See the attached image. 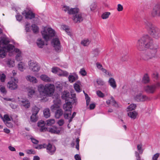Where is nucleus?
Masks as SVG:
<instances>
[{"label":"nucleus","mask_w":160,"mask_h":160,"mask_svg":"<svg viewBox=\"0 0 160 160\" xmlns=\"http://www.w3.org/2000/svg\"><path fill=\"white\" fill-rule=\"evenodd\" d=\"M152 76L154 80H157L158 78V73L157 72H153L152 74Z\"/></svg>","instance_id":"obj_47"},{"label":"nucleus","mask_w":160,"mask_h":160,"mask_svg":"<svg viewBox=\"0 0 160 160\" xmlns=\"http://www.w3.org/2000/svg\"><path fill=\"white\" fill-rule=\"evenodd\" d=\"M74 91L72 90L71 92V95L72 96V98H70V99L72 100L74 99H76V101L77 100V98L76 97V94L75 93H74Z\"/></svg>","instance_id":"obj_49"},{"label":"nucleus","mask_w":160,"mask_h":160,"mask_svg":"<svg viewBox=\"0 0 160 160\" xmlns=\"http://www.w3.org/2000/svg\"><path fill=\"white\" fill-rule=\"evenodd\" d=\"M71 112H65L63 113L64 117L65 119H68L70 116L71 115Z\"/></svg>","instance_id":"obj_46"},{"label":"nucleus","mask_w":160,"mask_h":160,"mask_svg":"<svg viewBox=\"0 0 160 160\" xmlns=\"http://www.w3.org/2000/svg\"><path fill=\"white\" fill-rule=\"evenodd\" d=\"M123 9V7L122 5L121 4H118V5L117 10L119 11H122Z\"/></svg>","instance_id":"obj_58"},{"label":"nucleus","mask_w":160,"mask_h":160,"mask_svg":"<svg viewBox=\"0 0 160 160\" xmlns=\"http://www.w3.org/2000/svg\"><path fill=\"white\" fill-rule=\"evenodd\" d=\"M76 102V99H74L71 101H68L67 102L63 105V108L66 111L71 112L72 106V104H73Z\"/></svg>","instance_id":"obj_8"},{"label":"nucleus","mask_w":160,"mask_h":160,"mask_svg":"<svg viewBox=\"0 0 160 160\" xmlns=\"http://www.w3.org/2000/svg\"><path fill=\"white\" fill-rule=\"evenodd\" d=\"M110 85L113 88L115 89L117 87V84L114 79L113 78H110L108 81Z\"/></svg>","instance_id":"obj_23"},{"label":"nucleus","mask_w":160,"mask_h":160,"mask_svg":"<svg viewBox=\"0 0 160 160\" xmlns=\"http://www.w3.org/2000/svg\"><path fill=\"white\" fill-rule=\"evenodd\" d=\"M160 87V83L157 82L154 84L145 86L144 87V89L147 93L153 94L155 92L157 88Z\"/></svg>","instance_id":"obj_6"},{"label":"nucleus","mask_w":160,"mask_h":160,"mask_svg":"<svg viewBox=\"0 0 160 160\" xmlns=\"http://www.w3.org/2000/svg\"><path fill=\"white\" fill-rule=\"evenodd\" d=\"M40 78L42 81L45 82H49L51 81V79L47 75L45 74L42 75L40 76Z\"/></svg>","instance_id":"obj_25"},{"label":"nucleus","mask_w":160,"mask_h":160,"mask_svg":"<svg viewBox=\"0 0 160 160\" xmlns=\"http://www.w3.org/2000/svg\"><path fill=\"white\" fill-rule=\"evenodd\" d=\"M72 19L75 23H80L82 22L83 20L82 13L78 12L77 14L73 16Z\"/></svg>","instance_id":"obj_12"},{"label":"nucleus","mask_w":160,"mask_h":160,"mask_svg":"<svg viewBox=\"0 0 160 160\" xmlns=\"http://www.w3.org/2000/svg\"><path fill=\"white\" fill-rule=\"evenodd\" d=\"M144 23L150 35L155 39H158L160 38V29L146 18L144 19Z\"/></svg>","instance_id":"obj_4"},{"label":"nucleus","mask_w":160,"mask_h":160,"mask_svg":"<svg viewBox=\"0 0 160 160\" xmlns=\"http://www.w3.org/2000/svg\"><path fill=\"white\" fill-rule=\"evenodd\" d=\"M63 114V112L62 109L58 108L57 109L55 112V116L56 118H59Z\"/></svg>","instance_id":"obj_21"},{"label":"nucleus","mask_w":160,"mask_h":160,"mask_svg":"<svg viewBox=\"0 0 160 160\" xmlns=\"http://www.w3.org/2000/svg\"><path fill=\"white\" fill-rule=\"evenodd\" d=\"M0 91L2 93L4 94H6L7 93L5 87L2 86H0Z\"/></svg>","instance_id":"obj_45"},{"label":"nucleus","mask_w":160,"mask_h":160,"mask_svg":"<svg viewBox=\"0 0 160 160\" xmlns=\"http://www.w3.org/2000/svg\"><path fill=\"white\" fill-rule=\"evenodd\" d=\"M29 68L33 72H38L40 69V67L38 64L33 62H29Z\"/></svg>","instance_id":"obj_13"},{"label":"nucleus","mask_w":160,"mask_h":160,"mask_svg":"<svg viewBox=\"0 0 160 160\" xmlns=\"http://www.w3.org/2000/svg\"><path fill=\"white\" fill-rule=\"evenodd\" d=\"M38 90L41 95L43 96L42 100L46 101L48 100L46 96L51 97L53 95L54 91V86L53 85L48 83L44 86L40 85L38 87Z\"/></svg>","instance_id":"obj_3"},{"label":"nucleus","mask_w":160,"mask_h":160,"mask_svg":"<svg viewBox=\"0 0 160 160\" xmlns=\"http://www.w3.org/2000/svg\"><path fill=\"white\" fill-rule=\"evenodd\" d=\"M38 125L39 127L44 125V122L42 120H41L38 123Z\"/></svg>","instance_id":"obj_60"},{"label":"nucleus","mask_w":160,"mask_h":160,"mask_svg":"<svg viewBox=\"0 0 160 160\" xmlns=\"http://www.w3.org/2000/svg\"><path fill=\"white\" fill-rule=\"evenodd\" d=\"M134 98L136 101L138 102H144L150 100V98L146 95H142L141 93L137 95Z\"/></svg>","instance_id":"obj_9"},{"label":"nucleus","mask_w":160,"mask_h":160,"mask_svg":"<svg viewBox=\"0 0 160 160\" xmlns=\"http://www.w3.org/2000/svg\"><path fill=\"white\" fill-rule=\"evenodd\" d=\"M97 94L100 98H103L104 96V94L100 90H98L97 91Z\"/></svg>","instance_id":"obj_48"},{"label":"nucleus","mask_w":160,"mask_h":160,"mask_svg":"<svg viewBox=\"0 0 160 160\" xmlns=\"http://www.w3.org/2000/svg\"><path fill=\"white\" fill-rule=\"evenodd\" d=\"M137 107L136 104H131L127 108V111H132L135 109Z\"/></svg>","instance_id":"obj_36"},{"label":"nucleus","mask_w":160,"mask_h":160,"mask_svg":"<svg viewBox=\"0 0 160 160\" xmlns=\"http://www.w3.org/2000/svg\"><path fill=\"white\" fill-rule=\"evenodd\" d=\"M9 42V41L6 38H2L0 41V46H5Z\"/></svg>","instance_id":"obj_26"},{"label":"nucleus","mask_w":160,"mask_h":160,"mask_svg":"<svg viewBox=\"0 0 160 160\" xmlns=\"http://www.w3.org/2000/svg\"><path fill=\"white\" fill-rule=\"evenodd\" d=\"M137 48L139 51L150 48L141 55V59L147 62L149 60L157 58V53L159 48L158 45L154 44L152 38L148 35H146L139 39L137 42Z\"/></svg>","instance_id":"obj_1"},{"label":"nucleus","mask_w":160,"mask_h":160,"mask_svg":"<svg viewBox=\"0 0 160 160\" xmlns=\"http://www.w3.org/2000/svg\"><path fill=\"white\" fill-rule=\"evenodd\" d=\"M52 43L53 44V47L55 51L59 52L61 50V45L60 41L58 38H53L52 40Z\"/></svg>","instance_id":"obj_10"},{"label":"nucleus","mask_w":160,"mask_h":160,"mask_svg":"<svg viewBox=\"0 0 160 160\" xmlns=\"http://www.w3.org/2000/svg\"><path fill=\"white\" fill-rule=\"evenodd\" d=\"M53 102L54 104L52 105L50 108L52 112H54V110H57L59 108L61 101L60 100L57 99L53 100Z\"/></svg>","instance_id":"obj_15"},{"label":"nucleus","mask_w":160,"mask_h":160,"mask_svg":"<svg viewBox=\"0 0 160 160\" xmlns=\"http://www.w3.org/2000/svg\"><path fill=\"white\" fill-rule=\"evenodd\" d=\"M7 64L9 67H13L14 65V61L13 60L9 59L7 62Z\"/></svg>","instance_id":"obj_35"},{"label":"nucleus","mask_w":160,"mask_h":160,"mask_svg":"<svg viewBox=\"0 0 160 160\" xmlns=\"http://www.w3.org/2000/svg\"><path fill=\"white\" fill-rule=\"evenodd\" d=\"M22 62H20L18 64V68L19 70L22 71L23 69V67L22 65Z\"/></svg>","instance_id":"obj_64"},{"label":"nucleus","mask_w":160,"mask_h":160,"mask_svg":"<svg viewBox=\"0 0 160 160\" xmlns=\"http://www.w3.org/2000/svg\"><path fill=\"white\" fill-rule=\"evenodd\" d=\"M19 101L22 103V106L24 107L25 108H28L30 107V104L27 99H22L19 100Z\"/></svg>","instance_id":"obj_17"},{"label":"nucleus","mask_w":160,"mask_h":160,"mask_svg":"<svg viewBox=\"0 0 160 160\" xmlns=\"http://www.w3.org/2000/svg\"><path fill=\"white\" fill-rule=\"evenodd\" d=\"M79 12V9L78 8H71L68 12V14L73 15V16L77 14Z\"/></svg>","instance_id":"obj_22"},{"label":"nucleus","mask_w":160,"mask_h":160,"mask_svg":"<svg viewBox=\"0 0 160 160\" xmlns=\"http://www.w3.org/2000/svg\"><path fill=\"white\" fill-rule=\"evenodd\" d=\"M27 153L28 154H35V152L34 150L32 149L27 150H26Z\"/></svg>","instance_id":"obj_56"},{"label":"nucleus","mask_w":160,"mask_h":160,"mask_svg":"<svg viewBox=\"0 0 160 160\" xmlns=\"http://www.w3.org/2000/svg\"><path fill=\"white\" fill-rule=\"evenodd\" d=\"M30 139H31L32 142L34 144H37L39 142V141L38 140L36 139H35L34 138H30Z\"/></svg>","instance_id":"obj_62"},{"label":"nucleus","mask_w":160,"mask_h":160,"mask_svg":"<svg viewBox=\"0 0 160 160\" xmlns=\"http://www.w3.org/2000/svg\"><path fill=\"white\" fill-rule=\"evenodd\" d=\"M99 52L100 50L99 49L96 48L93 50L92 54H93V57H96L98 56Z\"/></svg>","instance_id":"obj_32"},{"label":"nucleus","mask_w":160,"mask_h":160,"mask_svg":"<svg viewBox=\"0 0 160 160\" xmlns=\"http://www.w3.org/2000/svg\"><path fill=\"white\" fill-rule=\"evenodd\" d=\"M111 14L110 12H105L103 13L102 15V18L103 19H106L108 18L109 15Z\"/></svg>","instance_id":"obj_37"},{"label":"nucleus","mask_w":160,"mask_h":160,"mask_svg":"<svg viewBox=\"0 0 160 160\" xmlns=\"http://www.w3.org/2000/svg\"><path fill=\"white\" fill-rule=\"evenodd\" d=\"M32 29L34 33H37L38 31V28L35 24H32Z\"/></svg>","instance_id":"obj_38"},{"label":"nucleus","mask_w":160,"mask_h":160,"mask_svg":"<svg viewBox=\"0 0 160 160\" xmlns=\"http://www.w3.org/2000/svg\"><path fill=\"white\" fill-rule=\"evenodd\" d=\"M47 125L48 126L52 125L54 124L55 122V120L53 119H49L47 121Z\"/></svg>","instance_id":"obj_42"},{"label":"nucleus","mask_w":160,"mask_h":160,"mask_svg":"<svg viewBox=\"0 0 160 160\" xmlns=\"http://www.w3.org/2000/svg\"><path fill=\"white\" fill-rule=\"evenodd\" d=\"M111 98V102L112 105L115 107H118V104L115 100L114 98L112 97Z\"/></svg>","instance_id":"obj_43"},{"label":"nucleus","mask_w":160,"mask_h":160,"mask_svg":"<svg viewBox=\"0 0 160 160\" xmlns=\"http://www.w3.org/2000/svg\"><path fill=\"white\" fill-rule=\"evenodd\" d=\"M40 131L41 132H44L45 131H48V128H45L44 126H41V127H40Z\"/></svg>","instance_id":"obj_54"},{"label":"nucleus","mask_w":160,"mask_h":160,"mask_svg":"<svg viewBox=\"0 0 160 160\" xmlns=\"http://www.w3.org/2000/svg\"><path fill=\"white\" fill-rule=\"evenodd\" d=\"M135 154L136 157V160H141V157L138 152L136 151Z\"/></svg>","instance_id":"obj_59"},{"label":"nucleus","mask_w":160,"mask_h":160,"mask_svg":"<svg viewBox=\"0 0 160 160\" xmlns=\"http://www.w3.org/2000/svg\"><path fill=\"white\" fill-rule=\"evenodd\" d=\"M48 131L52 133L58 134L60 133V130H57V127L53 126L51 128H49Z\"/></svg>","instance_id":"obj_19"},{"label":"nucleus","mask_w":160,"mask_h":160,"mask_svg":"<svg viewBox=\"0 0 160 160\" xmlns=\"http://www.w3.org/2000/svg\"><path fill=\"white\" fill-rule=\"evenodd\" d=\"M137 48L139 51L150 48L141 55V59L147 62L149 60L157 58V53L159 48L158 45L154 44L152 38L148 35H146L139 39L137 42Z\"/></svg>","instance_id":"obj_2"},{"label":"nucleus","mask_w":160,"mask_h":160,"mask_svg":"<svg viewBox=\"0 0 160 160\" xmlns=\"http://www.w3.org/2000/svg\"><path fill=\"white\" fill-rule=\"evenodd\" d=\"M13 79L12 81H9L8 83L7 87L11 90H14L17 88L18 85L17 83L18 81L15 78H13L14 82L13 81Z\"/></svg>","instance_id":"obj_16"},{"label":"nucleus","mask_w":160,"mask_h":160,"mask_svg":"<svg viewBox=\"0 0 160 160\" xmlns=\"http://www.w3.org/2000/svg\"><path fill=\"white\" fill-rule=\"evenodd\" d=\"M46 145L45 144H43V145L40 144L38 146H37V147H35V148L37 149H41L42 148H46Z\"/></svg>","instance_id":"obj_50"},{"label":"nucleus","mask_w":160,"mask_h":160,"mask_svg":"<svg viewBox=\"0 0 160 160\" xmlns=\"http://www.w3.org/2000/svg\"><path fill=\"white\" fill-rule=\"evenodd\" d=\"M78 78V76L75 75H70L68 77V79L69 82H74L76 80H77Z\"/></svg>","instance_id":"obj_29"},{"label":"nucleus","mask_w":160,"mask_h":160,"mask_svg":"<svg viewBox=\"0 0 160 160\" xmlns=\"http://www.w3.org/2000/svg\"><path fill=\"white\" fill-rule=\"evenodd\" d=\"M149 76L147 74H146L144 76L142 80V82L144 83H147L149 82Z\"/></svg>","instance_id":"obj_31"},{"label":"nucleus","mask_w":160,"mask_h":160,"mask_svg":"<svg viewBox=\"0 0 160 160\" xmlns=\"http://www.w3.org/2000/svg\"><path fill=\"white\" fill-rule=\"evenodd\" d=\"M81 44L84 46H87L89 44L88 40H83L81 42Z\"/></svg>","instance_id":"obj_44"},{"label":"nucleus","mask_w":160,"mask_h":160,"mask_svg":"<svg viewBox=\"0 0 160 160\" xmlns=\"http://www.w3.org/2000/svg\"><path fill=\"white\" fill-rule=\"evenodd\" d=\"M37 44L39 48H42L44 45V41L42 40L41 39L39 38L37 40Z\"/></svg>","instance_id":"obj_30"},{"label":"nucleus","mask_w":160,"mask_h":160,"mask_svg":"<svg viewBox=\"0 0 160 160\" xmlns=\"http://www.w3.org/2000/svg\"><path fill=\"white\" fill-rule=\"evenodd\" d=\"M46 147L47 152L51 155L53 154L56 150V147L54 145L50 143H49L48 145H46Z\"/></svg>","instance_id":"obj_11"},{"label":"nucleus","mask_w":160,"mask_h":160,"mask_svg":"<svg viewBox=\"0 0 160 160\" xmlns=\"http://www.w3.org/2000/svg\"><path fill=\"white\" fill-rule=\"evenodd\" d=\"M150 14L152 18L160 17V2L154 4Z\"/></svg>","instance_id":"obj_7"},{"label":"nucleus","mask_w":160,"mask_h":160,"mask_svg":"<svg viewBox=\"0 0 160 160\" xmlns=\"http://www.w3.org/2000/svg\"><path fill=\"white\" fill-rule=\"evenodd\" d=\"M70 96V93L69 92L67 91H64L62 93V98L65 100L66 101H71V100H70L69 99H70L71 98L69 97Z\"/></svg>","instance_id":"obj_18"},{"label":"nucleus","mask_w":160,"mask_h":160,"mask_svg":"<svg viewBox=\"0 0 160 160\" xmlns=\"http://www.w3.org/2000/svg\"><path fill=\"white\" fill-rule=\"evenodd\" d=\"M5 56V53L3 48L0 47V57L3 58Z\"/></svg>","instance_id":"obj_40"},{"label":"nucleus","mask_w":160,"mask_h":160,"mask_svg":"<svg viewBox=\"0 0 160 160\" xmlns=\"http://www.w3.org/2000/svg\"><path fill=\"white\" fill-rule=\"evenodd\" d=\"M43 114L44 117L46 118H49L50 116V110L49 108H46L43 111Z\"/></svg>","instance_id":"obj_27"},{"label":"nucleus","mask_w":160,"mask_h":160,"mask_svg":"<svg viewBox=\"0 0 160 160\" xmlns=\"http://www.w3.org/2000/svg\"><path fill=\"white\" fill-rule=\"evenodd\" d=\"M74 88L76 91L78 92H80L81 91L79 85L77 83H75L74 86Z\"/></svg>","instance_id":"obj_39"},{"label":"nucleus","mask_w":160,"mask_h":160,"mask_svg":"<svg viewBox=\"0 0 160 160\" xmlns=\"http://www.w3.org/2000/svg\"><path fill=\"white\" fill-rule=\"evenodd\" d=\"M160 155L159 153H157L154 154L152 158V160H158V158L159 157Z\"/></svg>","instance_id":"obj_57"},{"label":"nucleus","mask_w":160,"mask_h":160,"mask_svg":"<svg viewBox=\"0 0 160 160\" xmlns=\"http://www.w3.org/2000/svg\"><path fill=\"white\" fill-rule=\"evenodd\" d=\"M62 27L64 30H65V31L68 35L70 34V32L68 26L66 25H63L62 26Z\"/></svg>","instance_id":"obj_41"},{"label":"nucleus","mask_w":160,"mask_h":160,"mask_svg":"<svg viewBox=\"0 0 160 160\" xmlns=\"http://www.w3.org/2000/svg\"><path fill=\"white\" fill-rule=\"evenodd\" d=\"M58 123L60 126H62L64 123V120L62 119H60L58 121Z\"/></svg>","instance_id":"obj_61"},{"label":"nucleus","mask_w":160,"mask_h":160,"mask_svg":"<svg viewBox=\"0 0 160 160\" xmlns=\"http://www.w3.org/2000/svg\"><path fill=\"white\" fill-rule=\"evenodd\" d=\"M96 82L98 85L102 86L104 84V82L100 79H98L97 80Z\"/></svg>","instance_id":"obj_51"},{"label":"nucleus","mask_w":160,"mask_h":160,"mask_svg":"<svg viewBox=\"0 0 160 160\" xmlns=\"http://www.w3.org/2000/svg\"><path fill=\"white\" fill-rule=\"evenodd\" d=\"M16 59L18 61H20L22 60L21 53H19L17 54L16 56Z\"/></svg>","instance_id":"obj_53"},{"label":"nucleus","mask_w":160,"mask_h":160,"mask_svg":"<svg viewBox=\"0 0 160 160\" xmlns=\"http://www.w3.org/2000/svg\"><path fill=\"white\" fill-rule=\"evenodd\" d=\"M41 33L43 38L46 42L54 36L55 34V31L51 28H48L47 30L45 29Z\"/></svg>","instance_id":"obj_5"},{"label":"nucleus","mask_w":160,"mask_h":160,"mask_svg":"<svg viewBox=\"0 0 160 160\" xmlns=\"http://www.w3.org/2000/svg\"><path fill=\"white\" fill-rule=\"evenodd\" d=\"M39 108L38 107L36 106H34L32 108V114H33L37 115L39 111Z\"/></svg>","instance_id":"obj_33"},{"label":"nucleus","mask_w":160,"mask_h":160,"mask_svg":"<svg viewBox=\"0 0 160 160\" xmlns=\"http://www.w3.org/2000/svg\"><path fill=\"white\" fill-rule=\"evenodd\" d=\"M2 48H3L4 49V50L5 52V55H6V51L7 50L8 51H10L11 50H12L13 48H14V47L13 45H12L10 44H9L8 45H6L5 46H0Z\"/></svg>","instance_id":"obj_20"},{"label":"nucleus","mask_w":160,"mask_h":160,"mask_svg":"<svg viewBox=\"0 0 160 160\" xmlns=\"http://www.w3.org/2000/svg\"><path fill=\"white\" fill-rule=\"evenodd\" d=\"M60 70V69L57 67H53L52 68V71L53 73H57Z\"/></svg>","instance_id":"obj_52"},{"label":"nucleus","mask_w":160,"mask_h":160,"mask_svg":"<svg viewBox=\"0 0 160 160\" xmlns=\"http://www.w3.org/2000/svg\"><path fill=\"white\" fill-rule=\"evenodd\" d=\"M128 116L134 119L136 118L138 113L135 111H133L128 112Z\"/></svg>","instance_id":"obj_24"},{"label":"nucleus","mask_w":160,"mask_h":160,"mask_svg":"<svg viewBox=\"0 0 160 160\" xmlns=\"http://www.w3.org/2000/svg\"><path fill=\"white\" fill-rule=\"evenodd\" d=\"M76 112H74L73 113L72 116L70 117V119L68 120V122L69 123L71 122L72 121V119L76 115Z\"/></svg>","instance_id":"obj_63"},{"label":"nucleus","mask_w":160,"mask_h":160,"mask_svg":"<svg viewBox=\"0 0 160 160\" xmlns=\"http://www.w3.org/2000/svg\"><path fill=\"white\" fill-rule=\"evenodd\" d=\"M22 15H24L26 18L32 19L35 17V14L33 13L31 11H29L27 12L24 10L22 12Z\"/></svg>","instance_id":"obj_14"},{"label":"nucleus","mask_w":160,"mask_h":160,"mask_svg":"<svg viewBox=\"0 0 160 160\" xmlns=\"http://www.w3.org/2000/svg\"><path fill=\"white\" fill-rule=\"evenodd\" d=\"M26 78L28 81L33 83H36L38 81L35 77L30 75L28 76Z\"/></svg>","instance_id":"obj_28"},{"label":"nucleus","mask_w":160,"mask_h":160,"mask_svg":"<svg viewBox=\"0 0 160 160\" xmlns=\"http://www.w3.org/2000/svg\"><path fill=\"white\" fill-rule=\"evenodd\" d=\"M62 10L65 12H68H68L70 10V9L69 7L64 6L63 7L62 9Z\"/></svg>","instance_id":"obj_55"},{"label":"nucleus","mask_w":160,"mask_h":160,"mask_svg":"<svg viewBox=\"0 0 160 160\" xmlns=\"http://www.w3.org/2000/svg\"><path fill=\"white\" fill-rule=\"evenodd\" d=\"M30 118L31 122H35L38 120V118L37 116V115L32 114V115L31 116Z\"/></svg>","instance_id":"obj_34"}]
</instances>
